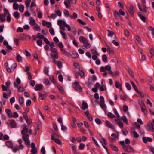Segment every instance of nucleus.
<instances>
[{
    "instance_id": "nucleus-1",
    "label": "nucleus",
    "mask_w": 154,
    "mask_h": 154,
    "mask_svg": "<svg viewBox=\"0 0 154 154\" xmlns=\"http://www.w3.org/2000/svg\"><path fill=\"white\" fill-rule=\"evenodd\" d=\"M23 129L21 131V133L23 135L22 136V139L25 142L26 145H29L30 144V142L29 139V135L27 134L28 132V129L26 127V126L25 125H23Z\"/></svg>"
},
{
    "instance_id": "nucleus-2",
    "label": "nucleus",
    "mask_w": 154,
    "mask_h": 154,
    "mask_svg": "<svg viewBox=\"0 0 154 154\" xmlns=\"http://www.w3.org/2000/svg\"><path fill=\"white\" fill-rule=\"evenodd\" d=\"M79 40L81 42L85 45L82 46V47L83 49L89 48L91 47V45L90 43H88V41L87 39L84 36H80L79 37Z\"/></svg>"
},
{
    "instance_id": "nucleus-3",
    "label": "nucleus",
    "mask_w": 154,
    "mask_h": 154,
    "mask_svg": "<svg viewBox=\"0 0 154 154\" xmlns=\"http://www.w3.org/2000/svg\"><path fill=\"white\" fill-rule=\"evenodd\" d=\"M4 14H3L5 17L6 16L7 21L8 22L11 21V15L8 10L6 8L3 9Z\"/></svg>"
},
{
    "instance_id": "nucleus-4",
    "label": "nucleus",
    "mask_w": 154,
    "mask_h": 154,
    "mask_svg": "<svg viewBox=\"0 0 154 154\" xmlns=\"http://www.w3.org/2000/svg\"><path fill=\"white\" fill-rule=\"evenodd\" d=\"M79 82L75 81L73 85V87L75 90L81 92L82 90V87L79 85Z\"/></svg>"
},
{
    "instance_id": "nucleus-5",
    "label": "nucleus",
    "mask_w": 154,
    "mask_h": 154,
    "mask_svg": "<svg viewBox=\"0 0 154 154\" xmlns=\"http://www.w3.org/2000/svg\"><path fill=\"white\" fill-rule=\"evenodd\" d=\"M122 148L125 151L128 153L133 152H134V149L129 145L123 146Z\"/></svg>"
},
{
    "instance_id": "nucleus-6",
    "label": "nucleus",
    "mask_w": 154,
    "mask_h": 154,
    "mask_svg": "<svg viewBox=\"0 0 154 154\" xmlns=\"http://www.w3.org/2000/svg\"><path fill=\"white\" fill-rule=\"evenodd\" d=\"M32 149L30 150L31 154H36L37 152V148L35 147L34 143H32L31 144Z\"/></svg>"
},
{
    "instance_id": "nucleus-7",
    "label": "nucleus",
    "mask_w": 154,
    "mask_h": 154,
    "mask_svg": "<svg viewBox=\"0 0 154 154\" xmlns=\"http://www.w3.org/2000/svg\"><path fill=\"white\" fill-rule=\"evenodd\" d=\"M51 51L52 52L51 56L53 58H58V55L57 51L56 49H53Z\"/></svg>"
},
{
    "instance_id": "nucleus-8",
    "label": "nucleus",
    "mask_w": 154,
    "mask_h": 154,
    "mask_svg": "<svg viewBox=\"0 0 154 154\" xmlns=\"http://www.w3.org/2000/svg\"><path fill=\"white\" fill-rule=\"evenodd\" d=\"M64 21H62L61 20H58L57 21V24L60 26V29L64 31L65 29V27L63 26V22Z\"/></svg>"
},
{
    "instance_id": "nucleus-9",
    "label": "nucleus",
    "mask_w": 154,
    "mask_h": 154,
    "mask_svg": "<svg viewBox=\"0 0 154 154\" xmlns=\"http://www.w3.org/2000/svg\"><path fill=\"white\" fill-rule=\"evenodd\" d=\"M147 126L148 128V130L152 132L154 131V125L151 123H148L147 124Z\"/></svg>"
},
{
    "instance_id": "nucleus-10",
    "label": "nucleus",
    "mask_w": 154,
    "mask_h": 154,
    "mask_svg": "<svg viewBox=\"0 0 154 154\" xmlns=\"http://www.w3.org/2000/svg\"><path fill=\"white\" fill-rule=\"evenodd\" d=\"M105 123L107 125L109 128L112 129L114 131H116V128H114V125L112 124L109 121H106Z\"/></svg>"
},
{
    "instance_id": "nucleus-11",
    "label": "nucleus",
    "mask_w": 154,
    "mask_h": 154,
    "mask_svg": "<svg viewBox=\"0 0 154 154\" xmlns=\"http://www.w3.org/2000/svg\"><path fill=\"white\" fill-rule=\"evenodd\" d=\"M10 124L11 126V127L12 128H16L17 125L16 122L14 120H11L10 122Z\"/></svg>"
},
{
    "instance_id": "nucleus-12",
    "label": "nucleus",
    "mask_w": 154,
    "mask_h": 154,
    "mask_svg": "<svg viewBox=\"0 0 154 154\" xmlns=\"http://www.w3.org/2000/svg\"><path fill=\"white\" fill-rule=\"evenodd\" d=\"M22 140L21 139H19L18 140L19 145L17 146L18 149L19 150H22L24 148V146L22 144Z\"/></svg>"
},
{
    "instance_id": "nucleus-13",
    "label": "nucleus",
    "mask_w": 154,
    "mask_h": 154,
    "mask_svg": "<svg viewBox=\"0 0 154 154\" xmlns=\"http://www.w3.org/2000/svg\"><path fill=\"white\" fill-rule=\"evenodd\" d=\"M138 6L139 9L140 11L143 12H146L147 10L146 8H147L146 7V5L145 6H142V7H141L139 3L138 4Z\"/></svg>"
},
{
    "instance_id": "nucleus-14",
    "label": "nucleus",
    "mask_w": 154,
    "mask_h": 154,
    "mask_svg": "<svg viewBox=\"0 0 154 154\" xmlns=\"http://www.w3.org/2000/svg\"><path fill=\"white\" fill-rule=\"evenodd\" d=\"M85 115L86 116L89 120L90 121H92L93 120L92 117L89 114V112L88 110L86 111L85 112Z\"/></svg>"
},
{
    "instance_id": "nucleus-15",
    "label": "nucleus",
    "mask_w": 154,
    "mask_h": 154,
    "mask_svg": "<svg viewBox=\"0 0 154 154\" xmlns=\"http://www.w3.org/2000/svg\"><path fill=\"white\" fill-rule=\"evenodd\" d=\"M16 59L17 62H22V57L17 53L16 54Z\"/></svg>"
},
{
    "instance_id": "nucleus-16",
    "label": "nucleus",
    "mask_w": 154,
    "mask_h": 154,
    "mask_svg": "<svg viewBox=\"0 0 154 154\" xmlns=\"http://www.w3.org/2000/svg\"><path fill=\"white\" fill-rule=\"evenodd\" d=\"M134 7L133 6L131 5L130 6L129 8L128 9L129 12L131 15L133 17L134 16Z\"/></svg>"
},
{
    "instance_id": "nucleus-17",
    "label": "nucleus",
    "mask_w": 154,
    "mask_h": 154,
    "mask_svg": "<svg viewBox=\"0 0 154 154\" xmlns=\"http://www.w3.org/2000/svg\"><path fill=\"white\" fill-rule=\"evenodd\" d=\"M42 85L41 84H36L35 87V89L36 91H40L42 89Z\"/></svg>"
},
{
    "instance_id": "nucleus-18",
    "label": "nucleus",
    "mask_w": 154,
    "mask_h": 154,
    "mask_svg": "<svg viewBox=\"0 0 154 154\" xmlns=\"http://www.w3.org/2000/svg\"><path fill=\"white\" fill-rule=\"evenodd\" d=\"M5 111L7 114L9 118H11L12 113L11 109H5Z\"/></svg>"
},
{
    "instance_id": "nucleus-19",
    "label": "nucleus",
    "mask_w": 154,
    "mask_h": 154,
    "mask_svg": "<svg viewBox=\"0 0 154 154\" xmlns=\"http://www.w3.org/2000/svg\"><path fill=\"white\" fill-rule=\"evenodd\" d=\"M137 14L139 17L143 22L146 21V18L144 16L142 15L141 13L138 12L137 13Z\"/></svg>"
},
{
    "instance_id": "nucleus-20",
    "label": "nucleus",
    "mask_w": 154,
    "mask_h": 154,
    "mask_svg": "<svg viewBox=\"0 0 154 154\" xmlns=\"http://www.w3.org/2000/svg\"><path fill=\"white\" fill-rule=\"evenodd\" d=\"M70 55L73 58H77L79 57L78 53L75 51H72Z\"/></svg>"
},
{
    "instance_id": "nucleus-21",
    "label": "nucleus",
    "mask_w": 154,
    "mask_h": 154,
    "mask_svg": "<svg viewBox=\"0 0 154 154\" xmlns=\"http://www.w3.org/2000/svg\"><path fill=\"white\" fill-rule=\"evenodd\" d=\"M115 86L117 88H119L120 91H122V89L121 87V84L119 82L117 81H116L115 83Z\"/></svg>"
},
{
    "instance_id": "nucleus-22",
    "label": "nucleus",
    "mask_w": 154,
    "mask_h": 154,
    "mask_svg": "<svg viewBox=\"0 0 154 154\" xmlns=\"http://www.w3.org/2000/svg\"><path fill=\"white\" fill-rule=\"evenodd\" d=\"M88 107V106L87 103L85 102H83L82 103V109L83 110H84L87 108Z\"/></svg>"
},
{
    "instance_id": "nucleus-23",
    "label": "nucleus",
    "mask_w": 154,
    "mask_h": 154,
    "mask_svg": "<svg viewBox=\"0 0 154 154\" xmlns=\"http://www.w3.org/2000/svg\"><path fill=\"white\" fill-rule=\"evenodd\" d=\"M5 143L6 146L8 147L12 148L13 145L11 142L10 141H7Z\"/></svg>"
},
{
    "instance_id": "nucleus-24",
    "label": "nucleus",
    "mask_w": 154,
    "mask_h": 154,
    "mask_svg": "<svg viewBox=\"0 0 154 154\" xmlns=\"http://www.w3.org/2000/svg\"><path fill=\"white\" fill-rule=\"evenodd\" d=\"M109 146L113 150L116 152H118L119 151L118 148L115 145L111 144Z\"/></svg>"
},
{
    "instance_id": "nucleus-25",
    "label": "nucleus",
    "mask_w": 154,
    "mask_h": 154,
    "mask_svg": "<svg viewBox=\"0 0 154 154\" xmlns=\"http://www.w3.org/2000/svg\"><path fill=\"white\" fill-rule=\"evenodd\" d=\"M30 21L29 22V24L31 26H34L35 24V21L32 19V17L29 18Z\"/></svg>"
},
{
    "instance_id": "nucleus-26",
    "label": "nucleus",
    "mask_w": 154,
    "mask_h": 154,
    "mask_svg": "<svg viewBox=\"0 0 154 154\" xmlns=\"http://www.w3.org/2000/svg\"><path fill=\"white\" fill-rule=\"evenodd\" d=\"M63 26L67 28L68 30V31H70L71 30V28L70 26L69 25L67 24L65 21H63Z\"/></svg>"
},
{
    "instance_id": "nucleus-27",
    "label": "nucleus",
    "mask_w": 154,
    "mask_h": 154,
    "mask_svg": "<svg viewBox=\"0 0 154 154\" xmlns=\"http://www.w3.org/2000/svg\"><path fill=\"white\" fill-rule=\"evenodd\" d=\"M13 16L15 18L18 19L20 17V14L17 11H15L13 14Z\"/></svg>"
},
{
    "instance_id": "nucleus-28",
    "label": "nucleus",
    "mask_w": 154,
    "mask_h": 154,
    "mask_svg": "<svg viewBox=\"0 0 154 154\" xmlns=\"http://www.w3.org/2000/svg\"><path fill=\"white\" fill-rule=\"evenodd\" d=\"M33 29L37 31H40V26L37 23L35 24L34 26Z\"/></svg>"
},
{
    "instance_id": "nucleus-29",
    "label": "nucleus",
    "mask_w": 154,
    "mask_h": 154,
    "mask_svg": "<svg viewBox=\"0 0 154 154\" xmlns=\"http://www.w3.org/2000/svg\"><path fill=\"white\" fill-rule=\"evenodd\" d=\"M44 72L48 76L49 68L46 66H45L44 68Z\"/></svg>"
},
{
    "instance_id": "nucleus-30",
    "label": "nucleus",
    "mask_w": 154,
    "mask_h": 154,
    "mask_svg": "<svg viewBox=\"0 0 154 154\" xmlns=\"http://www.w3.org/2000/svg\"><path fill=\"white\" fill-rule=\"evenodd\" d=\"M107 52L109 53L110 54H113L114 53V51L112 50L111 47H110L109 46H107Z\"/></svg>"
},
{
    "instance_id": "nucleus-31",
    "label": "nucleus",
    "mask_w": 154,
    "mask_h": 154,
    "mask_svg": "<svg viewBox=\"0 0 154 154\" xmlns=\"http://www.w3.org/2000/svg\"><path fill=\"white\" fill-rule=\"evenodd\" d=\"M136 39L138 42V43L141 45L143 46V44L141 42V38L138 36H136Z\"/></svg>"
},
{
    "instance_id": "nucleus-32",
    "label": "nucleus",
    "mask_w": 154,
    "mask_h": 154,
    "mask_svg": "<svg viewBox=\"0 0 154 154\" xmlns=\"http://www.w3.org/2000/svg\"><path fill=\"white\" fill-rule=\"evenodd\" d=\"M19 7L18 5L16 2H14L13 4V8L15 10H18Z\"/></svg>"
},
{
    "instance_id": "nucleus-33",
    "label": "nucleus",
    "mask_w": 154,
    "mask_h": 154,
    "mask_svg": "<svg viewBox=\"0 0 154 154\" xmlns=\"http://www.w3.org/2000/svg\"><path fill=\"white\" fill-rule=\"evenodd\" d=\"M70 2H69L68 1H64V5H65L66 7V8H69L71 7Z\"/></svg>"
},
{
    "instance_id": "nucleus-34",
    "label": "nucleus",
    "mask_w": 154,
    "mask_h": 154,
    "mask_svg": "<svg viewBox=\"0 0 154 154\" xmlns=\"http://www.w3.org/2000/svg\"><path fill=\"white\" fill-rule=\"evenodd\" d=\"M60 33L61 34L62 36L63 37V38L65 39H66L67 38V36L66 35V34L63 31L60 30Z\"/></svg>"
},
{
    "instance_id": "nucleus-35",
    "label": "nucleus",
    "mask_w": 154,
    "mask_h": 154,
    "mask_svg": "<svg viewBox=\"0 0 154 154\" xmlns=\"http://www.w3.org/2000/svg\"><path fill=\"white\" fill-rule=\"evenodd\" d=\"M85 144L83 143H81L79 146V149L81 150H84L85 147Z\"/></svg>"
},
{
    "instance_id": "nucleus-36",
    "label": "nucleus",
    "mask_w": 154,
    "mask_h": 154,
    "mask_svg": "<svg viewBox=\"0 0 154 154\" xmlns=\"http://www.w3.org/2000/svg\"><path fill=\"white\" fill-rule=\"evenodd\" d=\"M19 102L22 105L24 104V101L23 98L22 97H19Z\"/></svg>"
},
{
    "instance_id": "nucleus-37",
    "label": "nucleus",
    "mask_w": 154,
    "mask_h": 154,
    "mask_svg": "<svg viewBox=\"0 0 154 154\" xmlns=\"http://www.w3.org/2000/svg\"><path fill=\"white\" fill-rule=\"evenodd\" d=\"M5 20V17L3 14H1L0 16V20L2 22H4Z\"/></svg>"
},
{
    "instance_id": "nucleus-38",
    "label": "nucleus",
    "mask_w": 154,
    "mask_h": 154,
    "mask_svg": "<svg viewBox=\"0 0 154 154\" xmlns=\"http://www.w3.org/2000/svg\"><path fill=\"white\" fill-rule=\"evenodd\" d=\"M18 91L19 92H23L25 90L23 87L21 86H17Z\"/></svg>"
},
{
    "instance_id": "nucleus-39",
    "label": "nucleus",
    "mask_w": 154,
    "mask_h": 154,
    "mask_svg": "<svg viewBox=\"0 0 154 154\" xmlns=\"http://www.w3.org/2000/svg\"><path fill=\"white\" fill-rule=\"evenodd\" d=\"M19 10L21 12H23L24 10V6L22 4H20L19 6Z\"/></svg>"
},
{
    "instance_id": "nucleus-40",
    "label": "nucleus",
    "mask_w": 154,
    "mask_h": 154,
    "mask_svg": "<svg viewBox=\"0 0 154 154\" xmlns=\"http://www.w3.org/2000/svg\"><path fill=\"white\" fill-rule=\"evenodd\" d=\"M70 145L71 146V148L73 150V152H76V147L73 144H70Z\"/></svg>"
},
{
    "instance_id": "nucleus-41",
    "label": "nucleus",
    "mask_w": 154,
    "mask_h": 154,
    "mask_svg": "<svg viewBox=\"0 0 154 154\" xmlns=\"http://www.w3.org/2000/svg\"><path fill=\"white\" fill-rule=\"evenodd\" d=\"M107 31L108 32L107 34V35L108 36L112 37L113 35L114 34V33L113 31L110 30H108Z\"/></svg>"
},
{
    "instance_id": "nucleus-42",
    "label": "nucleus",
    "mask_w": 154,
    "mask_h": 154,
    "mask_svg": "<svg viewBox=\"0 0 154 154\" xmlns=\"http://www.w3.org/2000/svg\"><path fill=\"white\" fill-rule=\"evenodd\" d=\"M69 17L71 19H75L77 17V15L75 13H74L72 15H70Z\"/></svg>"
},
{
    "instance_id": "nucleus-43",
    "label": "nucleus",
    "mask_w": 154,
    "mask_h": 154,
    "mask_svg": "<svg viewBox=\"0 0 154 154\" xmlns=\"http://www.w3.org/2000/svg\"><path fill=\"white\" fill-rule=\"evenodd\" d=\"M103 61L104 62H106L107 61V58L106 55H103L102 57Z\"/></svg>"
},
{
    "instance_id": "nucleus-44",
    "label": "nucleus",
    "mask_w": 154,
    "mask_h": 154,
    "mask_svg": "<svg viewBox=\"0 0 154 154\" xmlns=\"http://www.w3.org/2000/svg\"><path fill=\"white\" fill-rule=\"evenodd\" d=\"M142 111L144 113L145 115H147V111L146 107H142L141 108Z\"/></svg>"
},
{
    "instance_id": "nucleus-45",
    "label": "nucleus",
    "mask_w": 154,
    "mask_h": 154,
    "mask_svg": "<svg viewBox=\"0 0 154 154\" xmlns=\"http://www.w3.org/2000/svg\"><path fill=\"white\" fill-rule=\"evenodd\" d=\"M121 120H122L124 122L126 123L127 124L128 123V120L125 116H123L121 118Z\"/></svg>"
},
{
    "instance_id": "nucleus-46",
    "label": "nucleus",
    "mask_w": 154,
    "mask_h": 154,
    "mask_svg": "<svg viewBox=\"0 0 154 154\" xmlns=\"http://www.w3.org/2000/svg\"><path fill=\"white\" fill-rule=\"evenodd\" d=\"M36 36L38 38L43 39L44 38V36L41 35L40 33H38L37 34Z\"/></svg>"
},
{
    "instance_id": "nucleus-47",
    "label": "nucleus",
    "mask_w": 154,
    "mask_h": 154,
    "mask_svg": "<svg viewBox=\"0 0 154 154\" xmlns=\"http://www.w3.org/2000/svg\"><path fill=\"white\" fill-rule=\"evenodd\" d=\"M91 52L92 54H93L94 55V54H96L97 55H99V54L97 52V51L95 49H91Z\"/></svg>"
},
{
    "instance_id": "nucleus-48",
    "label": "nucleus",
    "mask_w": 154,
    "mask_h": 154,
    "mask_svg": "<svg viewBox=\"0 0 154 154\" xmlns=\"http://www.w3.org/2000/svg\"><path fill=\"white\" fill-rule=\"evenodd\" d=\"M107 115L109 118H114L116 117V116L114 115L111 112H108L107 114Z\"/></svg>"
},
{
    "instance_id": "nucleus-49",
    "label": "nucleus",
    "mask_w": 154,
    "mask_h": 154,
    "mask_svg": "<svg viewBox=\"0 0 154 154\" xmlns=\"http://www.w3.org/2000/svg\"><path fill=\"white\" fill-rule=\"evenodd\" d=\"M12 149L14 152H16L17 151L19 150L17 146H16L12 147Z\"/></svg>"
},
{
    "instance_id": "nucleus-50",
    "label": "nucleus",
    "mask_w": 154,
    "mask_h": 154,
    "mask_svg": "<svg viewBox=\"0 0 154 154\" xmlns=\"http://www.w3.org/2000/svg\"><path fill=\"white\" fill-rule=\"evenodd\" d=\"M57 63L58 67L59 68H62L63 66V65L61 62L60 61H57Z\"/></svg>"
},
{
    "instance_id": "nucleus-51",
    "label": "nucleus",
    "mask_w": 154,
    "mask_h": 154,
    "mask_svg": "<svg viewBox=\"0 0 154 154\" xmlns=\"http://www.w3.org/2000/svg\"><path fill=\"white\" fill-rule=\"evenodd\" d=\"M73 65L74 66L75 68L78 69H80L79 66L77 62H74L73 63Z\"/></svg>"
},
{
    "instance_id": "nucleus-52",
    "label": "nucleus",
    "mask_w": 154,
    "mask_h": 154,
    "mask_svg": "<svg viewBox=\"0 0 154 154\" xmlns=\"http://www.w3.org/2000/svg\"><path fill=\"white\" fill-rule=\"evenodd\" d=\"M39 96L41 100H43L44 98L46 97V95L44 94H42L41 93H39Z\"/></svg>"
},
{
    "instance_id": "nucleus-53",
    "label": "nucleus",
    "mask_w": 154,
    "mask_h": 154,
    "mask_svg": "<svg viewBox=\"0 0 154 154\" xmlns=\"http://www.w3.org/2000/svg\"><path fill=\"white\" fill-rule=\"evenodd\" d=\"M100 142L103 144L106 145L107 144V142L106 140L104 138H102L100 140Z\"/></svg>"
},
{
    "instance_id": "nucleus-54",
    "label": "nucleus",
    "mask_w": 154,
    "mask_h": 154,
    "mask_svg": "<svg viewBox=\"0 0 154 154\" xmlns=\"http://www.w3.org/2000/svg\"><path fill=\"white\" fill-rule=\"evenodd\" d=\"M36 6L35 4V0H32V2L30 5V7L32 8L33 7H36Z\"/></svg>"
},
{
    "instance_id": "nucleus-55",
    "label": "nucleus",
    "mask_w": 154,
    "mask_h": 154,
    "mask_svg": "<svg viewBox=\"0 0 154 154\" xmlns=\"http://www.w3.org/2000/svg\"><path fill=\"white\" fill-rule=\"evenodd\" d=\"M55 142L56 143L59 144L61 145L62 144V142L61 140L57 138L55 139Z\"/></svg>"
},
{
    "instance_id": "nucleus-56",
    "label": "nucleus",
    "mask_w": 154,
    "mask_h": 154,
    "mask_svg": "<svg viewBox=\"0 0 154 154\" xmlns=\"http://www.w3.org/2000/svg\"><path fill=\"white\" fill-rule=\"evenodd\" d=\"M79 73L80 75V76L81 77H83L85 75V73L82 70H79Z\"/></svg>"
},
{
    "instance_id": "nucleus-57",
    "label": "nucleus",
    "mask_w": 154,
    "mask_h": 154,
    "mask_svg": "<svg viewBox=\"0 0 154 154\" xmlns=\"http://www.w3.org/2000/svg\"><path fill=\"white\" fill-rule=\"evenodd\" d=\"M130 82L131 85H132L135 91H137V90L138 89L137 88L135 85V84H134V82L132 81H131Z\"/></svg>"
},
{
    "instance_id": "nucleus-58",
    "label": "nucleus",
    "mask_w": 154,
    "mask_h": 154,
    "mask_svg": "<svg viewBox=\"0 0 154 154\" xmlns=\"http://www.w3.org/2000/svg\"><path fill=\"white\" fill-rule=\"evenodd\" d=\"M49 32L52 35H54V31L52 28H50V29H49Z\"/></svg>"
},
{
    "instance_id": "nucleus-59",
    "label": "nucleus",
    "mask_w": 154,
    "mask_h": 154,
    "mask_svg": "<svg viewBox=\"0 0 154 154\" xmlns=\"http://www.w3.org/2000/svg\"><path fill=\"white\" fill-rule=\"evenodd\" d=\"M72 32L74 35H76V29L75 27L72 28Z\"/></svg>"
},
{
    "instance_id": "nucleus-60",
    "label": "nucleus",
    "mask_w": 154,
    "mask_h": 154,
    "mask_svg": "<svg viewBox=\"0 0 154 154\" xmlns=\"http://www.w3.org/2000/svg\"><path fill=\"white\" fill-rule=\"evenodd\" d=\"M63 13L65 16H66L67 17L69 16V11L67 10H65L63 11Z\"/></svg>"
},
{
    "instance_id": "nucleus-61",
    "label": "nucleus",
    "mask_w": 154,
    "mask_h": 154,
    "mask_svg": "<svg viewBox=\"0 0 154 154\" xmlns=\"http://www.w3.org/2000/svg\"><path fill=\"white\" fill-rule=\"evenodd\" d=\"M128 72L129 73V75H130V76L132 77V78H134V75L133 73V72L131 69H128Z\"/></svg>"
},
{
    "instance_id": "nucleus-62",
    "label": "nucleus",
    "mask_w": 154,
    "mask_h": 154,
    "mask_svg": "<svg viewBox=\"0 0 154 154\" xmlns=\"http://www.w3.org/2000/svg\"><path fill=\"white\" fill-rule=\"evenodd\" d=\"M37 43L38 45L41 46L42 45V41L41 39L38 40L37 41Z\"/></svg>"
},
{
    "instance_id": "nucleus-63",
    "label": "nucleus",
    "mask_w": 154,
    "mask_h": 154,
    "mask_svg": "<svg viewBox=\"0 0 154 154\" xmlns=\"http://www.w3.org/2000/svg\"><path fill=\"white\" fill-rule=\"evenodd\" d=\"M37 12L38 13V17L40 18H42V13L41 12V11L39 10V11H38Z\"/></svg>"
},
{
    "instance_id": "nucleus-64",
    "label": "nucleus",
    "mask_w": 154,
    "mask_h": 154,
    "mask_svg": "<svg viewBox=\"0 0 154 154\" xmlns=\"http://www.w3.org/2000/svg\"><path fill=\"white\" fill-rule=\"evenodd\" d=\"M77 21L78 22L81 24L82 25H85L86 24V23L85 22L83 21L82 20L80 19H77Z\"/></svg>"
}]
</instances>
